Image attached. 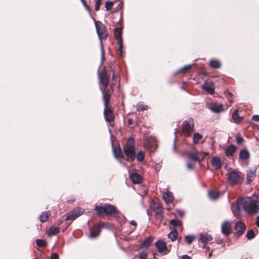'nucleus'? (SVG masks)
<instances>
[{"mask_svg": "<svg viewBox=\"0 0 259 259\" xmlns=\"http://www.w3.org/2000/svg\"><path fill=\"white\" fill-rule=\"evenodd\" d=\"M99 76L100 89L103 94L104 105L107 106V104L110 100V96L113 92L112 85L109 84L110 76L105 69H103L100 73L98 71ZM114 83L112 84V85Z\"/></svg>", "mask_w": 259, "mask_h": 259, "instance_id": "nucleus-1", "label": "nucleus"}, {"mask_svg": "<svg viewBox=\"0 0 259 259\" xmlns=\"http://www.w3.org/2000/svg\"><path fill=\"white\" fill-rule=\"evenodd\" d=\"M239 203L243 205L245 211L249 215H253L256 213L259 209V197L255 198L247 197L240 198Z\"/></svg>", "mask_w": 259, "mask_h": 259, "instance_id": "nucleus-2", "label": "nucleus"}, {"mask_svg": "<svg viewBox=\"0 0 259 259\" xmlns=\"http://www.w3.org/2000/svg\"><path fill=\"white\" fill-rule=\"evenodd\" d=\"M96 27V32L98 37L100 40V48L101 51V63H103L104 60V50L102 40L106 39L108 36V33L105 29V25L100 21H96L93 18Z\"/></svg>", "mask_w": 259, "mask_h": 259, "instance_id": "nucleus-3", "label": "nucleus"}, {"mask_svg": "<svg viewBox=\"0 0 259 259\" xmlns=\"http://www.w3.org/2000/svg\"><path fill=\"white\" fill-rule=\"evenodd\" d=\"M123 151L127 161H132L135 159V140L133 138L130 137L128 139L126 144L123 146Z\"/></svg>", "mask_w": 259, "mask_h": 259, "instance_id": "nucleus-4", "label": "nucleus"}, {"mask_svg": "<svg viewBox=\"0 0 259 259\" xmlns=\"http://www.w3.org/2000/svg\"><path fill=\"white\" fill-rule=\"evenodd\" d=\"M95 210L100 216H102L104 214L112 215L115 213L116 208L114 205L106 204L103 206H96Z\"/></svg>", "mask_w": 259, "mask_h": 259, "instance_id": "nucleus-5", "label": "nucleus"}, {"mask_svg": "<svg viewBox=\"0 0 259 259\" xmlns=\"http://www.w3.org/2000/svg\"><path fill=\"white\" fill-rule=\"evenodd\" d=\"M240 172L236 170H233L227 174L228 181L232 186L236 185L241 182Z\"/></svg>", "mask_w": 259, "mask_h": 259, "instance_id": "nucleus-6", "label": "nucleus"}, {"mask_svg": "<svg viewBox=\"0 0 259 259\" xmlns=\"http://www.w3.org/2000/svg\"><path fill=\"white\" fill-rule=\"evenodd\" d=\"M207 153L203 151H195L188 155V158L193 161L201 162L205 158Z\"/></svg>", "mask_w": 259, "mask_h": 259, "instance_id": "nucleus-7", "label": "nucleus"}, {"mask_svg": "<svg viewBox=\"0 0 259 259\" xmlns=\"http://www.w3.org/2000/svg\"><path fill=\"white\" fill-rule=\"evenodd\" d=\"M183 130L188 136H190L194 131V121L192 118L185 120L183 124Z\"/></svg>", "mask_w": 259, "mask_h": 259, "instance_id": "nucleus-8", "label": "nucleus"}, {"mask_svg": "<svg viewBox=\"0 0 259 259\" xmlns=\"http://www.w3.org/2000/svg\"><path fill=\"white\" fill-rule=\"evenodd\" d=\"M121 29L120 28H116L114 30V36L117 41L118 51L120 52V55H122V41L121 37Z\"/></svg>", "mask_w": 259, "mask_h": 259, "instance_id": "nucleus-9", "label": "nucleus"}, {"mask_svg": "<svg viewBox=\"0 0 259 259\" xmlns=\"http://www.w3.org/2000/svg\"><path fill=\"white\" fill-rule=\"evenodd\" d=\"M144 145L150 152H154L156 148L155 139L152 137L146 138L145 140Z\"/></svg>", "mask_w": 259, "mask_h": 259, "instance_id": "nucleus-10", "label": "nucleus"}, {"mask_svg": "<svg viewBox=\"0 0 259 259\" xmlns=\"http://www.w3.org/2000/svg\"><path fill=\"white\" fill-rule=\"evenodd\" d=\"M84 212V210L80 207H76L70 211L66 217L67 220H74Z\"/></svg>", "mask_w": 259, "mask_h": 259, "instance_id": "nucleus-11", "label": "nucleus"}, {"mask_svg": "<svg viewBox=\"0 0 259 259\" xmlns=\"http://www.w3.org/2000/svg\"><path fill=\"white\" fill-rule=\"evenodd\" d=\"M104 115L105 120L107 122L111 123L114 120V114L112 110L110 108L108 107V104L107 105L106 107L105 106Z\"/></svg>", "mask_w": 259, "mask_h": 259, "instance_id": "nucleus-12", "label": "nucleus"}, {"mask_svg": "<svg viewBox=\"0 0 259 259\" xmlns=\"http://www.w3.org/2000/svg\"><path fill=\"white\" fill-rule=\"evenodd\" d=\"M156 248L158 251L161 253L166 254L167 252V248L166 243L163 241L159 240L155 243Z\"/></svg>", "mask_w": 259, "mask_h": 259, "instance_id": "nucleus-13", "label": "nucleus"}, {"mask_svg": "<svg viewBox=\"0 0 259 259\" xmlns=\"http://www.w3.org/2000/svg\"><path fill=\"white\" fill-rule=\"evenodd\" d=\"M221 232L226 236H228L231 234V223L229 221H226L222 224Z\"/></svg>", "mask_w": 259, "mask_h": 259, "instance_id": "nucleus-14", "label": "nucleus"}, {"mask_svg": "<svg viewBox=\"0 0 259 259\" xmlns=\"http://www.w3.org/2000/svg\"><path fill=\"white\" fill-rule=\"evenodd\" d=\"M246 229V226L245 224L241 222L237 221L236 223L235 226V230L238 235H241L243 234Z\"/></svg>", "mask_w": 259, "mask_h": 259, "instance_id": "nucleus-15", "label": "nucleus"}, {"mask_svg": "<svg viewBox=\"0 0 259 259\" xmlns=\"http://www.w3.org/2000/svg\"><path fill=\"white\" fill-rule=\"evenodd\" d=\"M202 89L210 94L214 93V85L212 82H205L202 85Z\"/></svg>", "mask_w": 259, "mask_h": 259, "instance_id": "nucleus-16", "label": "nucleus"}, {"mask_svg": "<svg viewBox=\"0 0 259 259\" xmlns=\"http://www.w3.org/2000/svg\"><path fill=\"white\" fill-rule=\"evenodd\" d=\"M154 212L156 219L161 221L163 219L162 208L160 204L157 203L154 205Z\"/></svg>", "mask_w": 259, "mask_h": 259, "instance_id": "nucleus-17", "label": "nucleus"}, {"mask_svg": "<svg viewBox=\"0 0 259 259\" xmlns=\"http://www.w3.org/2000/svg\"><path fill=\"white\" fill-rule=\"evenodd\" d=\"M130 177L133 183L135 184H140L142 182L143 179L141 176L136 172H132Z\"/></svg>", "mask_w": 259, "mask_h": 259, "instance_id": "nucleus-18", "label": "nucleus"}, {"mask_svg": "<svg viewBox=\"0 0 259 259\" xmlns=\"http://www.w3.org/2000/svg\"><path fill=\"white\" fill-rule=\"evenodd\" d=\"M212 166L215 169H219L222 166V162L221 158L218 156L213 157L211 160Z\"/></svg>", "mask_w": 259, "mask_h": 259, "instance_id": "nucleus-19", "label": "nucleus"}, {"mask_svg": "<svg viewBox=\"0 0 259 259\" xmlns=\"http://www.w3.org/2000/svg\"><path fill=\"white\" fill-rule=\"evenodd\" d=\"M212 237L206 233H201L199 235V241L205 245L212 240Z\"/></svg>", "mask_w": 259, "mask_h": 259, "instance_id": "nucleus-20", "label": "nucleus"}, {"mask_svg": "<svg viewBox=\"0 0 259 259\" xmlns=\"http://www.w3.org/2000/svg\"><path fill=\"white\" fill-rule=\"evenodd\" d=\"M162 197L166 204L171 202L174 200L173 194L170 191H166L163 193Z\"/></svg>", "mask_w": 259, "mask_h": 259, "instance_id": "nucleus-21", "label": "nucleus"}, {"mask_svg": "<svg viewBox=\"0 0 259 259\" xmlns=\"http://www.w3.org/2000/svg\"><path fill=\"white\" fill-rule=\"evenodd\" d=\"M90 231L91 233L89 235V238L91 239H95L97 238L100 233V230L99 229L98 226H94L90 229Z\"/></svg>", "mask_w": 259, "mask_h": 259, "instance_id": "nucleus-22", "label": "nucleus"}, {"mask_svg": "<svg viewBox=\"0 0 259 259\" xmlns=\"http://www.w3.org/2000/svg\"><path fill=\"white\" fill-rule=\"evenodd\" d=\"M209 109L214 113H220L223 110V104H212L209 107Z\"/></svg>", "mask_w": 259, "mask_h": 259, "instance_id": "nucleus-23", "label": "nucleus"}, {"mask_svg": "<svg viewBox=\"0 0 259 259\" xmlns=\"http://www.w3.org/2000/svg\"><path fill=\"white\" fill-rule=\"evenodd\" d=\"M255 176V169H252L247 171V183L249 184L254 179Z\"/></svg>", "mask_w": 259, "mask_h": 259, "instance_id": "nucleus-24", "label": "nucleus"}, {"mask_svg": "<svg viewBox=\"0 0 259 259\" xmlns=\"http://www.w3.org/2000/svg\"><path fill=\"white\" fill-rule=\"evenodd\" d=\"M236 147L235 145L231 144L228 146L225 151V153L227 156L230 157L233 155L234 152L236 151Z\"/></svg>", "mask_w": 259, "mask_h": 259, "instance_id": "nucleus-25", "label": "nucleus"}, {"mask_svg": "<svg viewBox=\"0 0 259 259\" xmlns=\"http://www.w3.org/2000/svg\"><path fill=\"white\" fill-rule=\"evenodd\" d=\"M153 237L150 236L146 239L141 244V248H147L153 241Z\"/></svg>", "mask_w": 259, "mask_h": 259, "instance_id": "nucleus-26", "label": "nucleus"}, {"mask_svg": "<svg viewBox=\"0 0 259 259\" xmlns=\"http://www.w3.org/2000/svg\"><path fill=\"white\" fill-rule=\"evenodd\" d=\"M113 155L116 158H123L124 155L120 148H114L112 147Z\"/></svg>", "mask_w": 259, "mask_h": 259, "instance_id": "nucleus-27", "label": "nucleus"}, {"mask_svg": "<svg viewBox=\"0 0 259 259\" xmlns=\"http://www.w3.org/2000/svg\"><path fill=\"white\" fill-rule=\"evenodd\" d=\"M51 215L50 211H44L40 215L39 221L42 223L46 222Z\"/></svg>", "mask_w": 259, "mask_h": 259, "instance_id": "nucleus-28", "label": "nucleus"}, {"mask_svg": "<svg viewBox=\"0 0 259 259\" xmlns=\"http://www.w3.org/2000/svg\"><path fill=\"white\" fill-rule=\"evenodd\" d=\"M60 232V228L58 227H51L48 230V235L49 236H52Z\"/></svg>", "mask_w": 259, "mask_h": 259, "instance_id": "nucleus-29", "label": "nucleus"}, {"mask_svg": "<svg viewBox=\"0 0 259 259\" xmlns=\"http://www.w3.org/2000/svg\"><path fill=\"white\" fill-rule=\"evenodd\" d=\"M249 156V152L247 150L244 149V150H241L240 152L239 157L241 159H244V160L247 159L248 158Z\"/></svg>", "mask_w": 259, "mask_h": 259, "instance_id": "nucleus-30", "label": "nucleus"}, {"mask_svg": "<svg viewBox=\"0 0 259 259\" xmlns=\"http://www.w3.org/2000/svg\"><path fill=\"white\" fill-rule=\"evenodd\" d=\"M208 196L211 200H216L219 197V194L218 192L210 190L208 192Z\"/></svg>", "mask_w": 259, "mask_h": 259, "instance_id": "nucleus-31", "label": "nucleus"}, {"mask_svg": "<svg viewBox=\"0 0 259 259\" xmlns=\"http://www.w3.org/2000/svg\"><path fill=\"white\" fill-rule=\"evenodd\" d=\"M232 118L234 121L237 123L240 122L242 120V118L238 115L237 110H235L233 112L232 114Z\"/></svg>", "mask_w": 259, "mask_h": 259, "instance_id": "nucleus-32", "label": "nucleus"}, {"mask_svg": "<svg viewBox=\"0 0 259 259\" xmlns=\"http://www.w3.org/2000/svg\"><path fill=\"white\" fill-rule=\"evenodd\" d=\"M209 66L213 68L217 69L221 67V63L218 60H212L209 62Z\"/></svg>", "mask_w": 259, "mask_h": 259, "instance_id": "nucleus-33", "label": "nucleus"}, {"mask_svg": "<svg viewBox=\"0 0 259 259\" xmlns=\"http://www.w3.org/2000/svg\"><path fill=\"white\" fill-rule=\"evenodd\" d=\"M177 235H178L177 231L176 230H174L168 234L167 237L172 241H174L177 238Z\"/></svg>", "mask_w": 259, "mask_h": 259, "instance_id": "nucleus-34", "label": "nucleus"}, {"mask_svg": "<svg viewBox=\"0 0 259 259\" xmlns=\"http://www.w3.org/2000/svg\"><path fill=\"white\" fill-rule=\"evenodd\" d=\"M202 138V136L201 135L199 134L198 133H195L193 135V143L195 144H197L198 143L199 141L201 140Z\"/></svg>", "mask_w": 259, "mask_h": 259, "instance_id": "nucleus-35", "label": "nucleus"}, {"mask_svg": "<svg viewBox=\"0 0 259 259\" xmlns=\"http://www.w3.org/2000/svg\"><path fill=\"white\" fill-rule=\"evenodd\" d=\"M169 224L175 227H180L182 228V223L179 220L172 219L169 221Z\"/></svg>", "mask_w": 259, "mask_h": 259, "instance_id": "nucleus-36", "label": "nucleus"}, {"mask_svg": "<svg viewBox=\"0 0 259 259\" xmlns=\"http://www.w3.org/2000/svg\"><path fill=\"white\" fill-rule=\"evenodd\" d=\"M195 239L194 235H188L185 237V241L188 244H190Z\"/></svg>", "mask_w": 259, "mask_h": 259, "instance_id": "nucleus-37", "label": "nucleus"}, {"mask_svg": "<svg viewBox=\"0 0 259 259\" xmlns=\"http://www.w3.org/2000/svg\"><path fill=\"white\" fill-rule=\"evenodd\" d=\"M36 244L38 246L43 247L47 245V242L45 240L37 239L36 240Z\"/></svg>", "mask_w": 259, "mask_h": 259, "instance_id": "nucleus-38", "label": "nucleus"}, {"mask_svg": "<svg viewBox=\"0 0 259 259\" xmlns=\"http://www.w3.org/2000/svg\"><path fill=\"white\" fill-rule=\"evenodd\" d=\"M246 237L248 239H252L255 237V233L253 230H250L248 231L246 234Z\"/></svg>", "mask_w": 259, "mask_h": 259, "instance_id": "nucleus-39", "label": "nucleus"}, {"mask_svg": "<svg viewBox=\"0 0 259 259\" xmlns=\"http://www.w3.org/2000/svg\"><path fill=\"white\" fill-rule=\"evenodd\" d=\"M144 159V153L142 151H140L137 155V159L138 161L141 162Z\"/></svg>", "mask_w": 259, "mask_h": 259, "instance_id": "nucleus-40", "label": "nucleus"}, {"mask_svg": "<svg viewBox=\"0 0 259 259\" xmlns=\"http://www.w3.org/2000/svg\"><path fill=\"white\" fill-rule=\"evenodd\" d=\"M147 109V106L142 104H138L137 106V110L138 111H144Z\"/></svg>", "mask_w": 259, "mask_h": 259, "instance_id": "nucleus-41", "label": "nucleus"}, {"mask_svg": "<svg viewBox=\"0 0 259 259\" xmlns=\"http://www.w3.org/2000/svg\"><path fill=\"white\" fill-rule=\"evenodd\" d=\"M113 3L111 2H107L105 3V8L107 11H109L112 7Z\"/></svg>", "mask_w": 259, "mask_h": 259, "instance_id": "nucleus-42", "label": "nucleus"}, {"mask_svg": "<svg viewBox=\"0 0 259 259\" xmlns=\"http://www.w3.org/2000/svg\"><path fill=\"white\" fill-rule=\"evenodd\" d=\"M101 4V0H96L95 1V10L96 11H98L99 10Z\"/></svg>", "mask_w": 259, "mask_h": 259, "instance_id": "nucleus-43", "label": "nucleus"}, {"mask_svg": "<svg viewBox=\"0 0 259 259\" xmlns=\"http://www.w3.org/2000/svg\"><path fill=\"white\" fill-rule=\"evenodd\" d=\"M98 226L99 229L100 230L101 228H106L108 227V224L105 222H100L99 224L95 225Z\"/></svg>", "mask_w": 259, "mask_h": 259, "instance_id": "nucleus-44", "label": "nucleus"}, {"mask_svg": "<svg viewBox=\"0 0 259 259\" xmlns=\"http://www.w3.org/2000/svg\"><path fill=\"white\" fill-rule=\"evenodd\" d=\"M191 67V65H187V66H185L183 68H181V69H180L178 72H183L184 73H185L186 70L190 69Z\"/></svg>", "mask_w": 259, "mask_h": 259, "instance_id": "nucleus-45", "label": "nucleus"}, {"mask_svg": "<svg viewBox=\"0 0 259 259\" xmlns=\"http://www.w3.org/2000/svg\"><path fill=\"white\" fill-rule=\"evenodd\" d=\"M187 167L190 170H192L194 168V165L192 163L188 162L187 163Z\"/></svg>", "mask_w": 259, "mask_h": 259, "instance_id": "nucleus-46", "label": "nucleus"}, {"mask_svg": "<svg viewBox=\"0 0 259 259\" xmlns=\"http://www.w3.org/2000/svg\"><path fill=\"white\" fill-rule=\"evenodd\" d=\"M243 138H242L241 137L239 136L236 138V142L239 144H241L243 142Z\"/></svg>", "mask_w": 259, "mask_h": 259, "instance_id": "nucleus-47", "label": "nucleus"}, {"mask_svg": "<svg viewBox=\"0 0 259 259\" xmlns=\"http://www.w3.org/2000/svg\"><path fill=\"white\" fill-rule=\"evenodd\" d=\"M80 1H81V2L82 4L83 5V6H84V8L86 9V10H88L89 12H90V7H89V6H88L87 5V4H86V3H85V1H84V0H80Z\"/></svg>", "mask_w": 259, "mask_h": 259, "instance_id": "nucleus-48", "label": "nucleus"}, {"mask_svg": "<svg viewBox=\"0 0 259 259\" xmlns=\"http://www.w3.org/2000/svg\"><path fill=\"white\" fill-rule=\"evenodd\" d=\"M50 259H59V256L56 253H52Z\"/></svg>", "mask_w": 259, "mask_h": 259, "instance_id": "nucleus-49", "label": "nucleus"}, {"mask_svg": "<svg viewBox=\"0 0 259 259\" xmlns=\"http://www.w3.org/2000/svg\"><path fill=\"white\" fill-rule=\"evenodd\" d=\"M177 212L181 217H183L184 215V212L183 210L178 209Z\"/></svg>", "mask_w": 259, "mask_h": 259, "instance_id": "nucleus-50", "label": "nucleus"}, {"mask_svg": "<svg viewBox=\"0 0 259 259\" xmlns=\"http://www.w3.org/2000/svg\"><path fill=\"white\" fill-rule=\"evenodd\" d=\"M252 119L254 121H259V115H254L252 116Z\"/></svg>", "mask_w": 259, "mask_h": 259, "instance_id": "nucleus-51", "label": "nucleus"}, {"mask_svg": "<svg viewBox=\"0 0 259 259\" xmlns=\"http://www.w3.org/2000/svg\"><path fill=\"white\" fill-rule=\"evenodd\" d=\"M181 259H191L190 256L187 255H183L181 256Z\"/></svg>", "mask_w": 259, "mask_h": 259, "instance_id": "nucleus-52", "label": "nucleus"}, {"mask_svg": "<svg viewBox=\"0 0 259 259\" xmlns=\"http://www.w3.org/2000/svg\"><path fill=\"white\" fill-rule=\"evenodd\" d=\"M256 225L259 227V215L257 217L256 220Z\"/></svg>", "mask_w": 259, "mask_h": 259, "instance_id": "nucleus-53", "label": "nucleus"}, {"mask_svg": "<svg viewBox=\"0 0 259 259\" xmlns=\"http://www.w3.org/2000/svg\"><path fill=\"white\" fill-rule=\"evenodd\" d=\"M130 224H131L132 225H133V226H137V223H136V222L135 221H134V220H133V221H131V222H130Z\"/></svg>", "mask_w": 259, "mask_h": 259, "instance_id": "nucleus-54", "label": "nucleus"}, {"mask_svg": "<svg viewBox=\"0 0 259 259\" xmlns=\"http://www.w3.org/2000/svg\"><path fill=\"white\" fill-rule=\"evenodd\" d=\"M133 119H131V118H129V119H128V120H127V122H128V123L129 124H130V125H131V124H132L133 123Z\"/></svg>", "mask_w": 259, "mask_h": 259, "instance_id": "nucleus-55", "label": "nucleus"}, {"mask_svg": "<svg viewBox=\"0 0 259 259\" xmlns=\"http://www.w3.org/2000/svg\"><path fill=\"white\" fill-rule=\"evenodd\" d=\"M114 16H117V17L118 18H119V19H121V15H120V14H119V13H116V14L114 15Z\"/></svg>", "mask_w": 259, "mask_h": 259, "instance_id": "nucleus-56", "label": "nucleus"}, {"mask_svg": "<svg viewBox=\"0 0 259 259\" xmlns=\"http://www.w3.org/2000/svg\"><path fill=\"white\" fill-rule=\"evenodd\" d=\"M74 201V199H70L68 200L69 203H72Z\"/></svg>", "mask_w": 259, "mask_h": 259, "instance_id": "nucleus-57", "label": "nucleus"}, {"mask_svg": "<svg viewBox=\"0 0 259 259\" xmlns=\"http://www.w3.org/2000/svg\"><path fill=\"white\" fill-rule=\"evenodd\" d=\"M212 254V253L211 252H209V254H208V257L210 258Z\"/></svg>", "mask_w": 259, "mask_h": 259, "instance_id": "nucleus-58", "label": "nucleus"}, {"mask_svg": "<svg viewBox=\"0 0 259 259\" xmlns=\"http://www.w3.org/2000/svg\"><path fill=\"white\" fill-rule=\"evenodd\" d=\"M112 79L114 80L115 79V75L113 73V74L112 75Z\"/></svg>", "mask_w": 259, "mask_h": 259, "instance_id": "nucleus-59", "label": "nucleus"}, {"mask_svg": "<svg viewBox=\"0 0 259 259\" xmlns=\"http://www.w3.org/2000/svg\"><path fill=\"white\" fill-rule=\"evenodd\" d=\"M174 150H176V143H175V142L174 141Z\"/></svg>", "mask_w": 259, "mask_h": 259, "instance_id": "nucleus-60", "label": "nucleus"}]
</instances>
